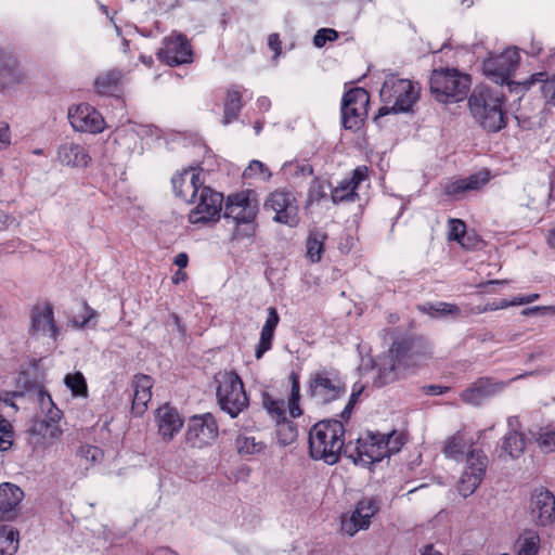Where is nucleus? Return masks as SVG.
<instances>
[{
  "label": "nucleus",
  "instance_id": "nucleus-10",
  "mask_svg": "<svg viewBox=\"0 0 555 555\" xmlns=\"http://www.w3.org/2000/svg\"><path fill=\"white\" fill-rule=\"evenodd\" d=\"M263 208L275 212L274 222L289 227H297L299 223V206L292 191L275 190L271 192L264 201Z\"/></svg>",
  "mask_w": 555,
  "mask_h": 555
},
{
  "label": "nucleus",
  "instance_id": "nucleus-34",
  "mask_svg": "<svg viewBox=\"0 0 555 555\" xmlns=\"http://www.w3.org/2000/svg\"><path fill=\"white\" fill-rule=\"evenodd\" d=\"M242 109V94L237 89H229L224 101L222 124L229 125L235 120Z\"/></svg>",
  "mask_w": 555,
  "mask_h": 555
},
{
  "label": "nucleus",
  "instance_id": "nucleus-12",
  "mask_svg": "<svg viewBox=\"0 0 555 555\" xmlns=\"http://www.w3.org/2000/svg\"><path fill=\"white\" fill-rule=\"evenodd\" d=\"M385 448L382 434L370 433L365 438H359L354 446L347 444L345 454L356 464L361 463L366 466L387 457Z\"/></svg>",
  "mask_w": 555,
  "mask_h": 555
},
{
  "label": "nucleus",
  "instance_id": "nucleus-29",
  "mask_svg": "<svg viewBox=\"0 0 555 555\" xmlns=\"http://www.w3.org/2000/svg\"><path fill=\"white\" fill-rule=\"evenodd\" d=\"M268 317L261 328L259 343L255 350V357L259 360L272 347L275 328L280 322V315L274 307L267 309Z\"/></svg>",
  "mask_w": 555,
  "mask_h": 555
},
{
  "label": "nucleus",
  "instance_id": "nucleus-9",
  "mask_svg": "<svg viewBox=\"0 0 555 555\" xmlns=\"http://www.w3.org/2000/svg\"><path fill=\"white\" fill-rule=\"evenodd\" d=\"M370 95L363 88H352L343 95L341 124L345 129L359 130L367 115Z\"/></svg>",
  "mask_w": 555,
  "mask_h": 555
},
{
  "label": "nucleus",
  "instance_id": "nucleus-3",
  "mask_svg": "<svg viewBox=\"0 0 555 555\" xmlns=\"http://www.w3.org/2000/svg\"><path fill=\"white\" fill-rule=\"evenodd\" d=\"M503 103L504 95L501 92L485 86L476 87L468 99L472 116L488 132H498L506 126Z\"/></svg>",
  "mask_w": 555,
  "mask_h": 555
},
{
  "label": "nucleus",
  "instance_id": "nucleus-55",
  "mask_svg": "<svg viewBox=\"0 0 555 555\" xmlns=\"http://www.w3.org/2000/svg\"><path fill=\"white\" fill-rule=\"evenodd\" d=\"M10 144V129L4 122H0V151Z\"/></svg>",
  "mask_w": 555,
  "mask_h": 555
},
{
  "label": "nucleus",
  "instance_id": "nucleus-7",
  "mask_svg": "<svg viewBox=\"0 0 555 555\" xmlns=\"http://www.w3.org/2000/svg\"><path fill=\"white\" fill-rule=\"evenodd\" d=\"M308 391L319 404H327L346 393V385L334 369L321 367L309 376Z\"/></svg>",
  "mask_w": 555,
  "mask_h": 555
},
{
  "label": "nucleus",
  "instance_id": "nucleus-49",
  "mask_svg": "<svg viewBox=\"0 0 555 555\" xmlns=\"http://www.w3.org/2000/svg\"><path fill=\"white\" fill-rule=\"evenodd\" d=\"M78 456L89 461L90 463H98L103 457V452L95 446L85 444L77 451Z\"/></svg>",
  "mask_w": 555,
  "mask_h": 555
},
{
  "label": "nucleus",
  "instance_id": "nucleus-37",
  "mask_svg": "<svg viewBox=\"0 0 555 555\" xmlns=\"http://www.w3.org/2000/svg\"><path fill=\"white\" fill-rule=\"evenodd\" d=\"M17 531L8 526L0 527V555H13L18 548Z\"/></svg>",
  "mask_w": 555,
  "mask_h": 555
},
{
  "label": "nucleus",
  "instance_id": "nucleus-5",
  "mask_svg": "<svg viewBox=\"0 0 555 555\" xmlns=\"http://www.w3.org/2000/svg\"><path fill=\"white\" fill-rule=\"evenodd\" d=\"M429 85L430 93L438 102H460L468 93L470 77L455 68L434 69Z\"/></svg>",
  "mask_w": 555,
  "mask_h": 555
},
{
  "label": "nucleus",
  "instance_id": "nucleus-14",
  "mask_svg": "<svg viewBox=\"0 0 555 555\" xmlns=\"http://www.w3.org/2000/svg\"><path fill=\"white\" fill-rule=\"evenodd\" d=\"M218 436V425L211 413L194 415L188 424L185 441L191 448L202 449Z\"/></svg>",
  "mask_w": 555,
  "mask_h": 555
},
{
  "label": "nucleus",
  "instance_id": "nucleus-2",
  "mask_svg": "<svg viewBox=\"0 0 555 555\" xmlns=\"http://www.w3.org/2000/svg\"><path fill=\"white\" fill-rule=\"evenodd\" d=\"M345 427L340 421L324 420L314 424L309 430V453L313 460H321L328 465L338 463L345 451Z\"/></svg>",
  "mask_w": 555,
  "mask_h": 555
},
{
  "label": "nucleus",
  "instance_id": "nucleus-57",
  "mask_svg": "<svg viewBox=\"0 0 555 555\" xmlns=\"http://www.w3.org/2000/svg\"><path fill=\"white\" fill-rule=\"evenodd\" d=\"M424 389L427 395L439 396L446 393L449 388L439 385H429L426 386Z\"/></svg>",
  "mask_w": 555,
  "mask_h": 555
},
{
  "label": "nucleus",
  "instance_id": "nucleus-18",
  "mask_svg": "<svg viewBox=\"0 0 555 555\" xmlns=\"http://www.w3.org/2000/svg\"><path fill=\"white\" fill-rule=\"evenodd\" d=\"M68 119L76 131L100 133L104 130L102 115L91 105L81 103L68 109Z\"/></svg>",
  "mask_w": 555,
  "mask_h": 555
},
{
  "label": "nucleus",
  "instance_id": "nucleus-17",
  "mask_svg": "<svg viewBox=\"0 0 555 555\" xmlns=\"http://www.w3.org/2000/svg\"><path fill=\"white\" fill-rule=\"evenodd\" d=\"M192 47L182 34H172L164 38L163 47L158 50V59L169 66H178L192 62Z\"/></svg>",
  "mask_w": 555,
  "mask_h": 555
},
{
  "label": "nucleus",
  "instance_id": "nucleus-35",
  "mask_svg": "<svg viewBox=\"0 0 555 555\" xmlns=\"http://www.w3.org/2000/svg\"><path fill=\"white\" fill-rule=\"evenodd\" d=\"M448 238L456 241L463 247L475 246V238L467 235L466 224L460 219H450Z\"/></svg>",
  "mask_w": 555,
  "mask_h": 555
},
{
  "label": "nucleus",
  "instance_id": "nucleus-33",
  "mask_svg": "<svg viewBox=\"0 0 555 555\" xmlns=\"http://www.w3.org/2000/svg\"><path fill=\"white\" fill-rule=\"evenodd\" d=\"M122 77L119 69H109L100 75L94 80V89L101 95H108L116 91L117 86Z\"/></svg>",
  "mask_w": 555,
  "mask_h": 555
},
{
  "label": "nucleus",
  "instance_id": "nucleus-13",
  "mask_svg": "<svg viewBox=\"0 0 555 555\" xmlns=\"http://www.w3.org/2000/svg\"><path fill=\"white\" fill-rule=\"evenodd\" d=\"M380 501L374 496H365L357 502L352 513L341 516V531L353 537L360 530L371 526V519L379 512Z\"/></svg>",
  "mask_w": 555,
  "mask_h": 555
},
{
  "label": "nucleus",
  "instance_id": "nucleus-41",
  "mask_svg": "<svg viewBox=\"0 0 555 555\" xmlns=\"http://www.w3.org/2000/svg\"><path fill=\"white\" fill-rule=\"evenodd\" d=\"M65 386L70 389L73 396L87 398L88 386L81 372L69 373L64 377Z\"/></svg>",
  "mask_w": 555,
  "mask_h": 555
},
{
  "label": "nucleus",
  "instance_id": "nucleus-60",
  "mask_svg": "<svg viewBox=\"0 0 555 555\" xmlns=\"http://www.w3.org/2000/svg\"><path fill=\"white\" fill-rule=\"evenodd\" d=\"M363 386L362 385H354L353 386V389H352V393L349 398V405H354V403L357 402L358 400V397L361 395V392L363 391Z\"/></svg>",
  "mask_w": 555,
  "mask_h": 555
},
{
  "label": "nucleus",
  "instance_id": "nucleus-24",
  "mask_svg": "<svg viewBox=\"0 0 555 555\" xmlns=\"http://www.w3.org/2000/svg\"><path fill=\"white\" fill-rule=\"evenodd\" d=\"M153 378L145 374H137L132 379V405L131 411L134 415H142L146 409L147 403L152 399V387H153Z\"/></svg>",
  "mask_w": 555,
  "mask_h": 555
},
{
  "label": "nucleus",
  "instance_id": "nucleus-26",
  "mask_svg": "<svg viewBox=\"0 0 555 555\" xmlns=\"http://www.w3.org/2000/svg\"><path fill=\"white\" fill-rule=\"evenodd\" d=\"M24 498L23 490L10 482L0 485V514L3 519H11Z\"/></svg>",
  "mask_w": 555,
  "mask_h": 555
},
{
  "label": "nucleus",
  "instance_id": "nucleus-58",
  "mask_svg": "<svg viewBox=\"0 0 555 555\" xmlns=\"http://www.w3.org/2000/svg\"><path fill=\"white\" fill-rule=\"evenodd\" d=\"M507 431H521V424L518 416H509L507 418Z\"/></svg>",
  "mask_w": 555,
  "mask_h": 555
},
{
  "label": "nucleus",
  "instance_id": "nucleus-28",
  "mask_svg": "<svg viewBox=\"0 0 555 555\" xmlns=\"http://www.w3.org/2000/svg\"><path fill=\"white\" fill-rule=\"evenodd\" d=\"M59 160L66 166L86 167L91 157L85 146L74 143H63L57 150Z\"/></svg>",
  "mask_w": 555,
  "mask_h": 555
},
{
  "label": "nucleus",
  "instance_id": "nucleus-27",
  "mask_svg": "<svg viewBox=\"0 0 555 555\" xmlns=\"http://www.w3.org/2000/svg\"><path fill=\"white\" fill-rule=\"evenodd\" d=\"M527 441L522 431H507L502 438L499 457L503 461L519 459L526 450Z\"/></svg>",
  "mask_w": 555,
  "mask_h": 555
},
{
  "label": "nucleus",
  "instance_id": "nucleus-16",
  "mask_svg": "<svg viewBox=\"0 0 555 555\" xmlns=\"http://www.w3.org/2000/svg\"><path fill=\"white\" fill-rule=\"evenodd\" d=\"M29 334L33 338H49L54 345L59 337V328L54 321L53 308L50 304L36 305L30 312Z\"/></svg>",
  "mask_w": 555,
  "mask_h": 555
},
{
  "label": "nucleus",
  "instance_id": "nucleus-59",
  "mask_svg": "<svg viewBox=\"0 0 555 555\" xmlns=\"http://www.w3.org/2000/svg\"><path fill=\"white\" fill-rule=\"evenodd\" d=\"M175 264L178 266L180 269L185 268L189 262V257L185 253H180L175 257Z\"/></svg>",
  "mask_w": 555,
  "mask_h": 555
},
{
  "label": "nucleus",
  "instance_id": "nucleus-8",
  "mask_svg": "<svg viewBox=\"0 0 555 555\" xmlns=\"http://www.w3.org/2000/svg\"><path fill=\"white\" fill-rule=\"evenodd\" d=\"M520 55L516 48H508L501 54L491 55L483 61V74L498 85L507 83L511 91H522V82L509 81L511 76L519 64Z\"/></svg>",
  "mask_w": 555,
  "mask_h": 555
},
{
  "label": "nucleus",
  "instance_id": "nucleus-38",
  "mask_svg": "<svg viewBox=\"0 0 555 555\" xmlns=\"http://www.w3.org/2000/svg\"><path fill=\"white\" fill-rule=\"evenodd\" d=\"M297 436L298 430L294 422L286 417L276 421V438L280 444L288 446L296 440Z\"/></svg>",
  "mask_w": 555,
  "mask_h": 555
},
{
  "label": "nucleus",
  "instance_id": "nucleus-30",
  "mask_svg": "<svg viewBox=\"0 0 555 555\" xmlns=\"http://www.w3.org/2000/svg\"><path fill=\"white\" fill-rule=\"evenodd\" d=\"M27 78L17 60L0 50V79L4 85L22 83Z\"/></svg>",
  "mask_w": 555,
  "mask_h": 555
},
{
  "label": "nucleus",
  "instance_id": "nucleus-15",
  "mask_svg": "<svg viewBox=\"0 0 555 555\" xmlns=\"http://www.w3.org/2000/svg\"><path fill=\"white\" fill-rule=\"evenodd\" d=\"M488 457L482 451L472 450L466 457V467L459 482V492L467 498L481 483L486 474Z\"/></svg>",
  "mask_w": 555,
  "mask_h": 555
},
{
  "label": "nucleus",
  "instance_id": "nucleus-50",
  "mask_svg": "<svg viewBox=\"0 0 555 555\" xmlns=\"http://www.w3.org/2000/svg\"><path fill=\"white\" fill-rule=\"evenodd\" d=\"M338 38V33L333 28H321L313 37V44L317 48H322L328 41H335Z\"/></svg>",
  "mask_w": 555,
  "mask_h": 555
},
{
  "label": "nucleus",
  "instance_id": "nucleus-25",
  "mask_svg": "<svg viewBox=\"0 0 555 555\" xmlns=\"http://www.w3.org/2000/svg\"><path fill=\"white\" fill-rule=\"evenodd\" d=\"M489 180L488 172H477L466 178L448 181L443 186V191L448 196L459 198L467 191L480 190Z\"/></svg>",
  "mask_w": 555,
  "mask_h": 555
},
{
  "label": "nucleus",
  "instance_id": "nucleus-64",
  "mask_svg": "<svg viewBox=\"0 0 555 555\" xmlns=\"http://www.w3.org/2000/svg\"><path fill=\"white\" fill-rule=\"evenodd\" d=\"M546 241L551 248H555V228L550 230Z\"/></svg>",
  "mask_w": 555,
  "mask_h": 555
},
{
  "label": "nucleus",
  "instance_id": "nucleus-1",
  "mask_svg": "<svg viewBox=\"0 0 555 555\" xmlns=\"http://www.w3.org/2000/svg\"><path fill=\"white\" fill-rule=\"evenodd\" d=\"M431 354L430 344L423 338H397L375 362L374 385L383 387L398 380L408 370L420 365Z\"/></svg>",
  "mask_w": 555,
  "mask_h": 555
},
{
  "label": "nucleus",
  "instance_id": "nucleus-11",
  "mask_svg": "<svg viewBox=\"0 0 555 555\" xmlns=\"http://www.w3.org/2000/svg\"><path fill=\"white\" fill-rule=\"evenodd\" d=\"M196 206L191 210L189 220L193 224L216 222L222 210L223 194L209 186L199 189L195 198Z\"/></svg>",
  "mask_w": 555,
  "mask_h": 555
},
{
  "label": "nucleus",
  "instance_id": "nucleus-6",
  "mask_svg": "<svg viewBox=\"0 0 555 555\" xmlns=\"http://www.w3.org/2000/svg\"><path fill=\"white\" fill-rule=\"evenodd\" d=\"M418 91L420 88L409 79L387 77L380 89L384 106L379 109V116L409 112L418 100Z\"/></svg>",
  "mask_w": 555,
  "mask_h": 555
},
{
  "label": "nucleus",
  "instance_id": "nucleus-48",
  "mask_svg": "<svg viewBox=\"0 0 555 555\" xmlns=\"http://www.w3.org/2000/svg\"><path fill=\"white\" fill-rule=\"evenodd\" d=\"M330 188L331 184L327 181H323L318 178L313 179L308 192L309 201L320 202L321 199L325 198Z\"/></svg>",
  "mask_w": 555,
  "mask_h": 555
},
{
  "label": "nucleus",
  "instance_id": "nucleus-54",
  "mask_svg": "<svg viewBox=\"0 0 555 555\" xmlns=\"http://www.w3.org/2000/svg\"><path fill=\"white\" fill-rule=\"evenodd\" d=\"M367 172L369 168L366 166H359L352 171V176L346 180L357 190L360 183L367 178Z\"/></svg>",
  "mask_w": 555,
  "mask_h": 555
},
{
  "label": "nucleus",
  "instance_id": "nucleus-53",
  "mask_svg": "<svg viewBox=\"0 0 555 555\" xmlns=\"http://www.w3.org/2000/svg\"><path fill=\"white\" fill-rule=\"evenodd\" d=\"M40 396H41V405L42 406H44L46 404L51 405V408L48 410V414H47L48 418L51 422H54V423L57 422L62 416V412L56 406H54L50 395L40 392Z\"/></svg>",
  "mask_w": 555,
  "mask_h": 555
},
{
  "label": "nucleus",
  "instance_id": "nucleus-36",
  "mask_svg": "<svg viewBox=\"0 0 555 555\" xmlns=\"http://www.w3.org/2000/svg\"><path fill=\"white\" fill-rule=\"evenodd\" d=\"M418 310L425 314H428L433 318L443 317V315H454L457 317L461 312L460 308L450 302H427L422 306H418Z\"/></svg>",
  "mask_w": 555,
  "mask_h": 555
},
{
  "label": "nucleus",
  "instance_id": "nucleus-56",
  "mask_svg": "<svg viewBox=\"0 0 555 555\" xmlns=\"http://www.w3.org/2000/svg\"><path fill=\"white\" fill-rule=\"evenodd\" d=\"M268 46L274 51L275 55H280L282 50V42L278 34H271L268 38Z\"/></svg>",
  "mask_w": 555,
  "mask_h": 555
},
{
  "label": "nucleus",
  "instance_id": "nucleus-47",
  "mask_svg": "<svg viewBox=\"0 0 555 555\" xmlns=\"http://www.w3.org/2000/svg\"><path fill=\"white\" fill-rule=\"evenodd\" d=\"M13 436V426L3 415H0V451H7L12 447Z\"/></svg>",
  "mask_w": 555,
  "mask_h": 555
},
{
  "label": "nucleus",
  "instance_id": "nucleus-40",
  "mask_svg": "<svg viewBox=\"0 0 555 555\" xmlns=\"http://www.w3.org/2000/svg\"><path fill=\"white\" fill-rule=\"evenodd\" d=\"M327 235L323 232H311L307 240V255L311 259L312 262H318L321 260L324 241Z\"/></svg>",
  "mask_w": 555,
  "mask_h": 555
},
{
  "label": "nucleus",
  "instance_id": "nucleus-46",
  "mask_svg": "<svg viewBox=\"0 0 555 555\" xmlns=\"http://www.w3.org/2000/svg\"><path fill=\"white\" fill-rule=\"evenodd\" d=\"M243 177L245 179L260 178L268 181L271 178V172L263 163L259 160H251L248 167L244 170Z\"/></svg>",
  "mask_w": 555,
  "mask_h": 555
},
{
  "label": "nucleus",
  "instance_id": "nucleus-39",
  "mask_svg": "<svg viewBox=\"0 0 555 555\" xmlns=\"http://www.w3.org/2000/svg\"><path fill=\"white\" fill-rule=\"evenodd\" d=\"M235 447L241 455L258 454L264 449V444L254 436L240 434L235 439Z\"/></svg>",
  "mask_w": 555,
  "mask_h": 555
},
{
  "label": "nucleus",
  "instance_id": "nucleus-52",
  "mask_svg": "<svg viewBox=\"0 0 555 555\" xmlns=\"http://www.w3.org/2000/svg\"><path fill=\"white\" fill-rule=\"evenodd\" d=\"M538 543H539L538 535L532 534L528 538H525L519 547L518 555H537Z\"/></svg>",
  "mask_w": 555,
  "mask_h": 555
},
{
  "label": "nucleus",
  "instance_id": "nucleus-43",
  "mask_svg": "<svg viewBox=\"0 0 555 555\" xmlns=\"http://www.w3.org/2000/svg\"><path fill=\"white\" fill-rule=\"evenodd\" d=\"M356 197H358L356 190L346 179L340 181V183L334 188L331 193V198L334 204L353 202Z\"/></svg>",
  "mask_w": 555,
  "mask_h": 555
},
{
  "label": "nucleus",
  "instance_id": "nucleus-4",
  "mask_svg": "<svg viewBox=\"0 0 555 555\" xmlns=\"http://www.w3.org/2000/svg\"><path fill=\"white\" fill-rule=\"evenodd\" d=\"M215 380L218 385L216 397L219 408L231 418L237 417L249 405L241 377L233 371H224L219 373Z\"/></svg>",
  "mask_w": 555,
  "mask_h": 555
},
{
  "label": "nucleus",
  "instance_id": "nucleus-22",
  "mask_svg": "<svg viewBox=\"0 0 555 555\" xmlns=\"http://www.w3.org/2000/svg\"><path fill=\"white\" fill-rule=\"evenodd\" d=\"M505 384L502 382H494L491 378L481 377L464 389L460 393V398L467 404L478 406L487 399L501 392Z\"/></svg>",
  "mask_w": 555,
  "mask_h": 555
},
{
  "label": "nucleus",
  "instance_id": "nucleus-32",
  "mask_svg": "<svg viewBox=\"0 0 555 555\" xmlns=\"http://www.w3.org/2000/svg\"><path fill=\"white\" fill-rule=\"evenodd\" d=\"M535 82H542L540 89L546 104L555 106V74L548 77L545 72L535 73L524 81V89L528 90Z\"/></svg>",
  "mask_w": 555,
  "mask_h": 555
},
{
  "label": "nucleus",
  "instance_id": "nucleus-44",
  "mask_svg": "<svg viewBox=\"0 0 555 555\" xmlns=\"http://www.w3.org/2000/svg\"><path fill=\"white\" fill-rule=\"evenodd\" d=\"M262 405L267 412L275 418V422L285 417V404L283 400L274 399L270 393H262Z\"/></svg>",
  "mask_w": 555,
  "mask_h": 555
},
{
  "label": "nucleus",
  "instance_id": "nucleus-19",
  "mask_svg": "<svg viewBox=\"0 0 555 555\" xmlns=\"http://www.w3.org/2000/svg\"><path fill=\"white\" fill-rule=\"evenodd\" d=\"M249 195L245 193L229 195L223 212L224 218H231L237 224L253 223L258 214V204Z\"/></svg>",
  "mask_w": 555,
  "mask_h": 555
},
{
  "label": "nucleus",
  "instance_id": "nucleus-61",
  "mask_svg": "<svg viewBox=\"0 0 555 555\" xmlns=\"http://www.w3.org/2000/svg\"><path fill=\"white\" fill-rule=\"evenodd\" d=\"M271 102L268 98L261 96L257 100V106L260 111L267 112L270 108Z\"/></svg>",
  "mask_w": 555,
  "mask_h": 555
},
{
  "label": "nucleus",
  "instance_id": "nucleus-20",
  "mask_svg": "<svg viewBox=\"0 0 555 555\" xmlns=\"http://www.w3.org/2000/svg\"><path fill=\"white\" fill-rule=\"evenodd\" d=\"M530 515L540 526H548L555 521V496L548 489L540 487L533 490Z\"/></svg>",
  "mask_w": 555,
  "mask_h": 555
},
{
  "label": "nucleus",
  "instance_id": "nucleus-51",
  "mask_svg": "<svg viewBox=\"0 0 555 555\" xmlns=\"http://www.w3.org/2000/svg\"><path fill=\"white\" fill-rule=\"evenodd\" d=\"M538 442L543 452L550 453L555 451V430L550 429L543 431L540 435Z\"/></svg>",
  "mask_w": 555,
  "mask_h": 555
},
{
  "label": "nucleus",
  "instance_id": "nucleus-62",
  "mask_svg": "<svg viewBox=\"0 0 555 555\" xmlns=\"http://www.w3.org/2000/svg\"><path fill=\"white\" fill-rule=\"evenodd\" d=\"M495 310H499L498 304L496 302H491V304L489 302L486 306H483L482 308L477 307L475 312L476 313H483V312L495 311Z\"/></svg>",
  "mask_w": 555,
  "mask_h": 555
},
{
  "label": "nucleus",
  "instance_id": "nucleus-23",
  "mask_svg": "<svg viewBox=\"0 0 555 555\" xmlns=\"http://www.w3.org/2000/svg\"><path fill=\"white\" fill-rule=\"evenodd\" d=\"M155 418L158 434L164 441H171L183 426V420L180 414L169 404L158 408Z\"/></svg>",
  "mask_w": 555,
  "mask_h": 555
},
{
  "label": "nucleus",
  "instance_id": "nucleus-63",
  "mask_svg": "<svg viewBox=\"0 0 555 555\" xmlns=\"http://www.w3.org/2000/svg\"><path fill=\"white\" fill-rule=\"evenodd\" d=\"M422 555H442L440 552L434 548L433 544H428L424 547Z\"/></svg>",
  "mask_w": 555,
  "mask_h": 555
},
{
  "label": "nucleus",
  "instance_id": "nucleus-31",
  "mask_svg": "<svg viewBox=\"0 0 555 555\" xmlns=\"http://www.w3.org/2000/svg\"><path fill=\"white\" fill-rule=\"evenodd\" d=\"M473 444V439L468 438L464 430H457L454 435L447 438L442 452L448 459L459 460Z\"/></svg>",
  "mask_w": 555,
  "mask_h": 555
},
{
  "label": "nucleus",
  "instance_id": "nucleus-45",
  "mask_svg": "<svg viewBox=\"0 0 555 555\" xmlns=\"http://www.w3.org/2000/svg\"><path fill=\"white\" fill-rule=\"evenodd\" d=\"M382 437L383 446L386 447L385 451H387V457L391 454L398 453L405 443V437L403 434L396 430L387 435H382Z\"/></svg>",
  "mask_w": 555,
  "mask_h": 555
},
{
  "label": "nucleus",
  "instance_id": "nucleus-21",
  "mask_svg": "<svg viewBox=\"0 0 555 555\" xmlns=\"http://www.w3.org/2000/svg\"><path fill=\"white\" fill-rule=\"evenodd\" d=\"M171 183L176 196L185 203H194L199 189L205 186L202 172L195 168H189L175 175Z\"/></svg>",
  "mask_w": 555,
  "mask_h": 555
},
{
  "label": "nucleus",
  "instance_id": "nucleus-42",
  "mask_svg": "<svg viewBox=\"0 0 555 555\" xmlns=\"http://www.w3.org/2000/svg\"><path fill=\"white\" fill-rule=\"evenodd\" d=\"M292 383L288 409L292 417H298L302 414L301 409L299 406L300 400V383L299 375L296 373H292L289 376Z\"/></svg>",
  "mask_w": 555,
  "mask_h": 555
}]
</instances>
